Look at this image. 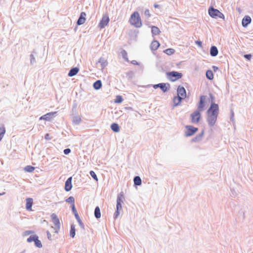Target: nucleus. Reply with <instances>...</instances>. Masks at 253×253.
Wrapping results in <instances>:
<instances>
[{
	"label": "nucleus",
	"mask_w": 253,
	"mask_h": 253,
	"mask_svg": "<svg viewBox=\"0 0 253 253\" xmlns=\"http://www.w3.org/2000/svg\"><path fill=\"white\" fill-rule=\"evenodd\" d=\"M211 101L213 102L214 100L213 96L210 94ZM219 113V108L217 104L212 102L210 108L207 111V122L211 126H213L216 123L217 116Z\"/></svg>",
	"instance_id": "f257e3e1"
},
{
	"label": "nucleus",
	"mask_w": 253,
	"mask_h": 253,
	"mask_svg": "<svg viewBox=\"0 0 253 253\" xmlns=\"http://www.w3.org/2000/svg\"><path fill=\"white\" fill-rule=\"evenodd\" d=\"M205 98V96H201L200 97V100L197 110L195 111L190 115L191 122L193 124H198L200 121L201 117L200 112L203 111L204 109V102Z\"/></svg>",
	"instance_id": "f03ea898"
},
{
	"label": "nucleus",
	"mask_w": 253,
	"mask_h": 253,
	"mask_svg": "<svg viewBox=\"0 0 253 253\" xmlns=\"http://www.w3.org/2000/svg\"><path fill=\"white\" fill-rule=\"evenodd\" d=\"M129 23L136 28H140L142 26V21L137 11H135L132 13L129 19Z\"/></svg>",
	"instance_id": "7ed1b4c3"
},
{
	"label": "nucleus",
	"mask_w": 253,
	"mask_h": 253,
	"mask_svg": "<svg viewBox=\"0 0 253 253\" xmlns=\"http://www.w3.org/2000/svg\"><path fill=\"white\" fill-rule=\"evenodd\" d=\"M209 15L212 18H220L224 19V16L222 13L218 9L214 8L213 7H210L208 10Z\"/></svg>",
	"instance_id": "20e7f679"
},
{
	"label": "nucleus",
	"mask_w": 253,
	"mask_h": 253,
	"mask_svg": "<svg viewBox=\"0 0 253 253\" xmlns=\"http://www.w3.org/2000/svg\"><path fill=\"white\" fill-rule=\"evenodd\" d=\"M167 77L171 82H175L182 77V74L177 72L172 71L168 73Z\"/></svg>",
	"instance_id": "39448f33"
},
{
	"label": "nucleus",
	"mask_w": 253,
	"mask_h": 253,
	"mask_svg": "<svg viewBox=\"0 0 253 253\" xmlns=\"http://www.w3.org/2000/svg\"><path fill=\"white\" fill-rule=\"evenodd\" d=\"M109 21L110 19L108 16V15L107 14H104L98 24L99 28L100 29L104 28L108 24Z\"/></svg>",
	"instance_id": "423d86ee"
},
{
	"label": "nucleus",
	"mask_w": 253,
	"mask_h": 253,
	"mask_svg": "<svg viewBox=\"0 0 253 253\" xmlns=\"http://www.w3.org/2000/svg\"><path fill=\"white\" fill-rule=\"evenodd\" d=\"M52 222L54 224L55 232L57 233L60 228V221L57 216L55 213H52L51 215Z\"/></svg>",
	"instance_id": "0eeeda50"
},
{
	"label": "nucleus",
	"mask_w": 253,
	"mask_h": 253,
	"mask_svg": "<svg viewBox=\"0 0 253 253\" xmlns=\"http://www.w3.org/2000/svg\"><path fill=\"white\" fill-rule=\"evenodd\" d=\"M186 135L187 136H189L193 135L198 130V128L197 127H195L192 126H186Z\"/></svg>",
	"instance_id": "6e6552de"
},
{
	"label": "nucleus",
	"mask_w": 253,
	"mask_h": 253,
	"mask_svg": "<svg viewBox=\"0 0 253 253\" xmlns=\"http://www.w3.org/2000/svg\"><path fill=\"white\" fill-rule=\"evenodd\" d=\"M177 95L183 99L186 97V92L184 87L178 86L177 89Z\"/></svg>",
	"instance_id": "1a4fd4ad"
},
{
	"label": "nucleus",
	"mask_w": 253,
	"mask_h": 253,
	"mask_svg": "<svg viewBox=\"0 0 253 253\" xmlns=\"http://www.w3.org/2000/svg\"><path fill=\"white\" fill-rule=\"evenodd\" d=\"M168 86H169V84L161 83L154 85L153 87L155 89L157 88L158 87H160L162 90H163L164 92H166L168 89Z\"/></svg>",
	"instance_id": "9d476101"
},
{
	"label": "nucleus",
	"mask_w": 253,
	"mask_h": 253,
	"mask_svg": "<svg viewBox=\"0 0 253 253\" xmlns=\"http://www.w3.org/2000/svg\"><path fill=\"white\" fill-rule=\"evenodd\" d=\"M86 15V13L84 12H81L80 16L77 21L78 25H82L85 22Z\"/></svg>",
	"instance_id": "9b49d317"
},
{
	"label": "nucleus",
	"mask_w": 253,
	"mask_h": 253,
	"mask_svg": "<svg viewBox=\"0 0 253 253\" xmlns=\"http://www.w3.org/2000/svg\"><path fill=\"white\" fill-rule=\"evenodd\" d=\"M26 209L28 211H32V207L33 204V200L32 198H27L26 200Z\"/></svg>",
	"instance_id": "f8f14e48"
},
{
	"label": "nucleus",
	"mask_w": 253,
	"mask_h": 253,
	"mask_svg": "<svg viewBox=\"0 0 253 253\" xmlns=\"http://www.w3.org/2000/svg\"><path fill=\"white\" fill-rule=\"evenodd\" d=\"M72 188V177H70L65 182V189L66 191H69Z\"/></svg>",
	"instance_id": "ddd939ff"
},
{
	"label": "nucleus",
	"mask_w": 253,
	"mask_h": 253,
	"mask_svg": "<svg viewBox=\"0 0 253 253\" xmlns=\"http://www.w3.org/2000/svg\"><path fill=\"white\" fill-rule=\"evenodd\" d=\"M252 21L251 18L249 16H246L242 20V24L244 27H246Z\"/></svg>",
	"instance_id": "4468645a"
},
{
	"label": "nucleus",
	"mask_w": 253,
	"mask_h": 253,
	"mask_svg": "<svg viewBox=\"0 0 253 253\" xmlns=\"http://www.w3.org/2000/svg\"><path fill=\"white\" fill-rule=\"evenodd\" d=\"M56 113V112L48 113L40 117V120H49Z\"/></svg>",
	"instance_id": "2eb2a0df"
},
{
	"label": "nucleus",
	"mask_w": 253,
	"mask_h": 253,
	"mask_svg": "<svg viewBox=\"0 0 253 253\" xmlns=\"http://www.w3.org/2000/svg\"><path fill=\"white\" fill-rule=\"evenodd\" d=\"M160 43L157 41H153L150 45V48L152 50H156L160 46Z\"/></svg>",
	"instance_id": "dca6fc26"
},
{
	"label": "nucleus",
	"mask_w": 253,
	"mask_h": 253,
	"mask_svg": "<svg viewBox=\"0 0 253 253\" xmlns=\"http://www.w3.org/2000/svg\"><path fill=\"white\" fill-rule=\"evenodd\" d=\"M182 99H183L182 98H181L180 97L177 95L174 96L173 98V103L174 106H176L178 105H180Z\"/></svg>",
	"instance_id": "f3484780"
},
{
	"label": "nucleus",
	"mask_w": 253,
	"mask_h": 253,
	"mask_svg": "<svg viewBox=\"0 0 253 253\" xmlns=\"http://www.w3.org/2000/svg\"><path fill=\"white\" fill-rule=\"evenodd\" d=\"M79 69L78 68H77V67L73 68L70 70L68 75L69 77L74 76L76 75V74H77V73L79 72Z\"/></svg>",
	"instance_id": "a211bd4d"
},
{
	"label": "nucleus",
	"mask_w": 253,
	"mask_h": 253,
	"mask_svg": "<svg viewBox=\"0 0 253 253\" xmlns=\"http://www.w3.org/2000/svg\"><path fill=\"white\" fill-rule=\"evenodd\" d=\"M218 50L216 46H212L210 50V54L212 56H215L218 54Z\"/></svg>",
	"instance_id": "6ab92c4d"
},
{
	"label": "nucleus",
	"mask_w": 253,
	"mask_h": 253,
	"mask_svg": "<svg viewBox=\"0 0 253 253\" xmlns=\"http://www.w3.org/2000/svg\"><path fill=\"white\" fill-rule=\"evenodd\" d=\"M111 128L112 130L115 132H118L120 131V127L117 124H112L111 126Z\"/></svg>",
	"instance_id": "aec40b11"
},
{
	"label": "nucleus",
	"mask_w": 253,
	"mask_h": 253,
	"mask_svg": "<svg viewBox=\"0 0 253 253\" xmlns=\"http://www.w3.org/2000/svg\"><path fill=\"white\" fill-rule=\"evenodd\" d=\"M98 62L100 63L101 66L103 67H105L108 65L107 60L102 57L100 58Z\"/></svg>",
	"instance_id": "412c9836"
},
{
	"label": "nucleus",
	"mask_w": 253,
	"mask_h": 253,
	"mask_svg": "<svg viewBox=\"0 0 253 253\" xmlns=\"http://www.w3.org/2000/svg\"><path fill=\"white\" fill-rule=\"evenodd\" d=\"M151 31L152 34L155 35H159L160 33L159 29L158 27L154 26H152Z\"/></svg>",
	"instance_id": "4be33fe9"
},
{
	"label": "nucleus",
	"mask_w": 253,
	"mask_h": 253,
	"mask_svg": "<svg viewBox=\"0 0 253 253\" xmlns=\"http://www.w3.org/2000/svg\"><path fill=\"white\" fill-rule=\"evenodd\" d=\"M102 86V83L100 80H97L93 84V87L96 89H100Z\"/></svg>",
	"instance_id": "5701e85b"
},
{
	"label": "nucleus",
	"mask_w": 253,
	"mask_h": 253,
	"mask_svg": "<svg viewBox=\"0 0 253 253\" xmlns=\"http://www.w3.org/2000/svg\"><path fill=\"white\" fill-rule=\"evenodd\" d=\"M94 215L97 218H99L101 217L100 210L98 207H96L95 209Z\"/></svg>",
	"instance_id": "b1692460"
},
{
	"label": "nucleus",
	"mask_w": 253,
	"mask_h": 253,
	"mask_svg": "<svg viewBox=\"0 0 253 253\" xmlns=\"http://www.w3.org/2000/svg\"><path fill=\"white\" fill-rule=\"evenodd\" d=\"M124 199V194L123 192L120 193L117 197V203L122 204L123 199Z\"/></svg>",
	"instance_id": "393cba45"
},
{
	"label": "nucleus",
	"mask_w": 253,
	"mask_h": 253,
	"mask_svg": "<svg viewBox=\"0 0 253 253\" xmlns=\"http://www.w3.org/2000/svg\"><path fill=\"white\" fill-rule=\"evenodd\" d=\"M206 77L209 80H212L213 79V74L211 70H208L206 72Z\"/></svg>",
	"instance_id": "a878e982"
},
{
	"label": "nucleus",
	"mask_w": 253,
	"mask_h": 253,
	"mask_svg": "<svg viewBox=\"0 0 253 253\" xmlns=\"http://www.w3.org/2000/svg\"><path fill=\"white\" fill-rule=\"evenodd\" d=\"M164 52L168 55H171L175 52V50L173 48H168L165 50Z\"/></svg>",
	"instance_id": "bb28decb"
},
{
	"label": "nucleus",
	"mask_w": 253,
	"mask_h": 253,
	"mask_svg": "<svg viewBox=\"0 0 253 253\" xmlns=\"http://www.w3.org/2000/svg\"><path fill=\"white\" fill-rule=\"evenodd\" d=\"M35 167L31 166H27L24 168V170L26 172H32L35 170Z\"/></svg>",
	"instance_id": "cd10ccee"
},
{
	"label": "nucleus",
	"mask_w": 253,
	"mask_h": 253,
	"mask_svg": "<svg viewBox=\"0 0 253 253\" xmlns=\"http://www.w3.org/2000/svg\"><path fill=\"white\" fill-rule=\"evenodd\" d=\"M75 231H76V229H75V226L74 225H72L71 226V230H70V235L71 237L74 238L75 237Z\"/></svg>",
	"instance_id": "c85d7f7f"
},
{
	"label": "nucleus",
	"mask_w": 253,
	"mask_h": 253,
	"mask_svg": "<svg viewBox=\"0 0 253 253\" xmlns=\"http://www.w3.org/2000/svg\"><path fill=\"white\" fill-rule=\"evenodd\" d=\"M134 183L136 185H140L141 184V179L139 176H135L134 178Z\"/></svg>",
	"instance_id": "c756f323"
},
{
	"label": "nucleus",
	"mask_w": 253,
	"mask_h": 253,
	"mask_svg": "<svg viewBox=\"0 0 253 253\" xmlns=\"http://www.w3.org/2000/svg\"><path fill=\"white\" fill-rule=\"evenodd\" d=\"M38 238V237L37 235H33L31 236L29 238L27 239V242L29 243H31L32 242H34Z\"/></svg>",
	"instance_id": "7c9ffc66"
},
{
	"label": "nucleus",
	"mask_w": 253,
	"mask_h": 253,
	"mask_svg": "<svg viewBox=\"0 0 253 253\" xmlns=\"http://www.w3.org/2000/svg\"><path fill=\"white\" fill-rule=\"evenodd\" d=\"M122 208V204L117 203V211L115 212L116 217H117L119 215V210H121Z\"/></svg>",
	"instance_id": "2f4dec72"
},
{
	"label": "nucleus",
	"mask_w": 253,
	"mask_h": 253,
	"mask_svg": "<svg viewBox=\"0 0 253 253\" xmlns=\"http://www.w3.org/2000/svg\"><path fill=\"white\" fill-rule=\"evenodd\" d=\"M5 128L3 126H0V135L3 137V135L5 133Z\"/></svg>",
	"instance_id": "473e14b6"
},
{
	"label": "nucleus",
	"mask_w": 253,
	"mask_h": 253,
	"mask_svg": "<svg viewBox=\"0 0 253 253\" xmlns=\"http://www.w3.org/2000/svg\"><path fill=\"white\" fill-rule=\"evenodd\" d=\"M35 245H36V247H38V248H42V243L39 240L38 238L37 239V240H36V241H35Z\"/></svg>",
	"instance_id": "72a5a7b5"
},
{
	"label": "nucleus",
	"mask_w": 253,
	"mask_h": 253,
	"mask_svg": "<svg viewBox=\"0 0 253 253\" xmlns=\"http://www.w3.org/2000/svg\"><path fill=\"white\" fill-rule=\"evenodd\" d=\"M66 201L67 202V203H72V205L74 204V202H75V200H74V198L73 197H69L68 199H67L66 200Z\"/></svg>",
	"instance_id": "f704fd0d"
},
{
	"label": "nucleus",
	"mask_w": 253,
	"mask_h": 253,
	"mask_svg": "<svg viewBox=\"0 0 253 253\" xmlns=\"http://www.w3.org/2000/svg\"><path fill=\"white\" fill-rule=\"evenodd\" d=\"M90 174L94 180H95L96 181H98L97 177L93 171H90Z\"/></svg>",
	"instance_id": "c9c22d12"
},
{
	"label": "nucleus",
	"mask_w": 253,
	"mask_h": 253,
	"mask_svg": "<svg viewBox=\"0 0 253 253\" xmlns=\"http://www.w3.org/2000/svg\"><path fill=\"white\" fill-rule=\"evenodd\" d=\"M144 14L145 15V16L147 17V18H149L151 16V14H150V11L149 9H146L145 10V12H144Z\"/></svg>",
	"instance_id": "e433bc0d"
},
{
	"label": "nucleus",
	"mask_w": 253,
	"mask_h": 253,
	"mask_svg": "<svg viewBox=\"0 0 253 253\" xmlns=\"http://www.w3.org/2000/svg\"><path fill=\"white\" fill-rule=\"evenodd\" d=\"M33 233H34V232L33 231L28 230V231H26L25 232H24V235L25 236H28L31 234H33Z\"/></svg>",
	"instance_id": "4c0bfd02"
},
{
	"label": "nucleus",
	"mask_w": 253,
	"mask_h": 253,
	"mask_svg": "<svg viewBox=\"0 0 253 253\" xmlns=\"http://www.w3.org/2000/svg\"><path fill=\"white\" fill-rule=\"evenodd\" d=\"M72 210L73 212H75L76 216L78 217V214L77 213V211L75 209V204L72 205Z\"/></svg>",
	"instance_id": "58836bf2"
},
{
	"label": "nucleus",
	"mask_w": 253,
	"mask_h": 253,
	"mask_svg": "<svg viewBox=\"0 0 253 253\" xmlns=\"http://www.w3.org/2000/svg\"><path fill=\"white\" fill-rule=\"evenodd\" d=\"M71 152V150L69 148H67V149H65L64 150V153L66 155H67L69 153H70Z\"/></svg>",
	"instance_id": "ea45409f"
},
{
	"label": "nucleus",
	"mask_w": 253,
	"mask_h": 253,
	"mask_svg": "<svg viewBox=\"0 0 253 253\" xmlns=\"http://www.w3.org/2000/svg\"><path fill=\"white\" fill-rule=\"evenodd\" d=\"M244 57L250 60L251 59V54H246V55H244Z\"/></svg>",
	"instance_id": "a19ab883"
},
{
	"label": "nucleus",
	"mask_w": 253,
	"mask_h": 253,
	"mask_svg": "<svg viewBox=\"0 0 253 253\" xmlns=\"http://www.w3.org/2000/svg\"><path fill=\"white\" fill-rule=\"evenodd\" d=\"M196 43L197 44H198L199 46H201L202 43V42L201 41H197L196 42Z\"/></svg>",
	"instance_id": "79ce46f5"
},
{
	"label": "nucleus",
	"mask_w": 253,
	"mask_h": 253,
	"mask_svg": "<svg viewBox=\"0 0 253 253\" xmlns=\"http://www.w3.org/2000/svg\"><path fill=\"white\" fill-rule=\"evenodd\" d=\"M122 101V99L121 97L119 96L118 100L117 101H116V102L121 103Z\"/></svg>",
	"instance_id": "37998d69"
},
{
	"label": "nucleus",
	"mask_w": 253,
	"mask_h": 253,
	"mask_svg": "<svg viewBox=\"0 0 253 253\" xmlns=\"http://www.w3.org/2000/svg\"><path fill=\"white\" fill-rule=\"evenodd\" d=\"M45 138L46 139H50V137H49V134L47 133L45 135Z\"/></svg>",
	"instance_id": "c03bdc74"
},
{
	"label": "nucleus",
	"mask_w": 253,
	"mask_h": 253,
	"mask_svg": "<svg viewBox=\"0 0 253 253\" xmlns=\"http://www.w3.org/2000/svg\"><path fill=\"white\" fill-rule=\"evenodd\" d=\"M47 234L48 238L49 239H50L51 235H50V234L49 231L47 232Z\"/></svg>",
	"instance_id": "a18cd8bd"
},
{
	"label": "nucleus",
	"mask_w": 253,
	"mask_h": 253,
	"mask_svg": "<svg viewBox=\"0 0 253 253\" xmlns=\"http://www.w3.org/2000/svg\"><path fill=\"white\" fill-rule=\"evenodd\" d=\"M154 6L155 8H158L159 7V5L158 4H154Z\"/></svg>",
	"instance_id": "49530a36"
},
{
	"label": "nucleus",
	"mask_w": 253,
	"mask_h": 253,
	"mask_svg": "<svg viewBox=\"0 0 253 253\" xmlns=\"http://www.w3.org/2000/svg\"><path fill=\"white\" fill-rule=\"evenodd\" d=\"M78 221H79V222L80 224L81 225H82V222H81V220L79 218V219H78Z\"/></svg>",
	"instance_id": "de8ad7c7"
},
{
	"label": "nucleus",
	"mask_w": 253,
	"mask_h": 253,
	"mask_svg": "<svg viewBox=\"0 0 253 253\" xmlns=\"http://www.w3.org/2000/svg\"><path fill=\"white\" fill-rule=\"evenodd\" d=\"M213 68L214 69V71H215L216 70H217V67H215V66H213Z\"/></svg>",
	"instance_id": "09e8293b"
},
{
	"label": "nucleus",
	"mask_w": 253,
	"mask_h": 253,
	"mask_svg": "<svg viewBox=\"0 0 253 253\" xmlns=\"http://www.w3.org/2000/svg\"><path fill=\"white\" fill-rule=\"evenodd\" d=\"M3 138V136H1V135H0V141H1V140Z\"/></svg>",
	"instance_id": "8fccbe9b"
}]
</instances>
